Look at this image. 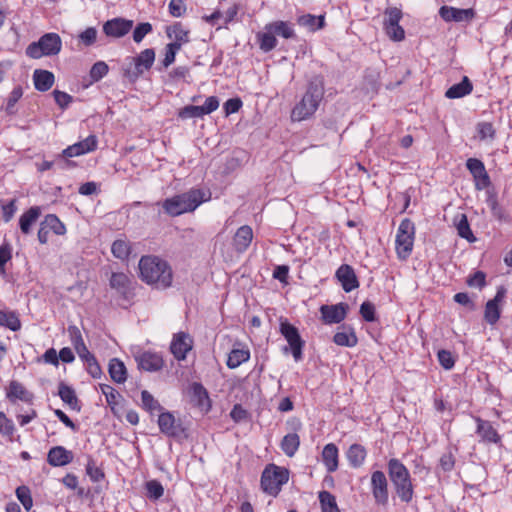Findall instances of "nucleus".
<instances>
[{
	"label": "nucleus",
	"mask_w": 512,
	"mask_h": 512,
	"mask_svg": "<svg viewBox=\"0 0 512 512\" xmlns=\"http://www.w3.org/2000/svg\"><path fill=\"white\" fill-rule=\"evenodd\" d=\"M168 10L172 17L179 18L186 13L187 8L183 0H170Z\"/></svg>",
	"instance_id": "680f3d73"
},
{
	"label": "nucleus",
	"mask_w": 512,
	"mask_h": 512,
	"mask_svg": "<svg viewBox=\"0 0 512 512\" xmlns=\"http://www.w3.org/2000/svg\"><path fill=\"white\" fill-rule=\"evenodd\" d=\"M415 236L414 223L405 218L401 221L395 240V250L401 260H406L412 253Z\"/></svg>",
	"instance_id": "6e6552de"
},
{
	"label": "nucleus",
	"mask_w": 512,
	"mask_h": 512,
	"mask_svg": "<svg viewBox=\"0 0 512 512\" xmlns=\"http://www.w3.org/2000/svg\"><path fill=\"white\" fill-rule=\"evenodd\" d=\"M383 28L387 36L393 41H402L405 38V31L399 25L403 14L397 7L387 8L384 12Z\"/></svg>",
	"instance_id": "1a4fd4ad"
},
{
	"label": "nucleus",
	"mask_w": 512,
	"mask_h": 512,
	"mask_svg": "<svg viewBox=\"0 0 512 512\" xmlns=\"http://www.w3.org/2000/svg\"><path fill=\"white\" fill-rule=\"evenodd\" d=\"M466 167L473 176L476 190H484L491 185L490 177L484 163L477 158H469Z\"/></svg>",
	"instance_id": "dca6fc26"
},
{
	"label": "nucleus",
	"mask_w": 512,
	"mask_h": 512,
	"mask_svg": "<svg viewBox=\"0 0 512 512\" xmlns=\"http://www.w3.org/2000/svg\"><path fill=\"white\" fill-rule=\"evenodd\" d=\"M477 131L481 140L495 138L496 131L490 122H480L477 125Z\"/></svg>",
	"instance_id": "052dcab7"
},
{
	"label": "nucleus",
	"mask_w": 512,
	"mask_h": 512,
	"mask_svg": "<svg viewBox=\"0 0 512 512\" xmlns=\"http://www.w3.org/2000/svg\"><path fill=\"white\" fill-rule=\"evenodd\" d=\"M109 72V67L104 61L95 62L89 72L91 82H98L104 78Z\"/></svg>",
	"instance_id": "de8ad7c7"
},
{
	"label": "nucleus",
	"mask_w": 512,
	"mask_h": 512,
	"mask_svg": "<svg viewBox=\"0 0 512 512\" xmlns=\"http://www.w3.org/2000/svg\"><path fill=\"white\" fill-rule=\"evenodd\" d=\"M35 89L41 92L48 91L54 84V74L47 70H35L33 73Z\"/></svg>",
	"instance_id": "473e14b6"
},
{
	"label": "nucleus",
	"mask_w": 512,
	"mask_h": 512,
	"mask_svg": "<svg viewBox=\"0 0 512 512\" xmlns=\"http://www.w3.org/2000/svg\"><path fill=\"white\" fill-rule=\"evenodd\" d=\"M333 342L338 346L354 347L358 343L357 336L352 328L348 331H338L333 336Z\"/></svg>",
	"instance_id": "79ce46f5"
},
{
	"label": "nucleus",
	"mask_w": 512,
	"mask_h": 512,
	"mask_svg": "<svg viewBox=\"0 0 512 512\" xmlns=\"http://www.w3.org/2000/svg\"><path fill=\"white\" fill-rule=\"evenodd\" d=\"M280 333L286 339L296 362L302 359L304 341L301 339L298 329L287 320L280 322Z\"/></svg>",
	"instance_id": "9b49d317"
},
{
	"label": "nucleus",
	"mask_w": 512,
	"mask_h": 512,
	"mask_svg": "<svg viewBox=\"0 0 512 512\" xmlns=\"http://www.w3.org/2000/svg\"><path fill=\"white\" fill-rule=\"evenodd\" d=\"M97 147H98L97 136L92 134L79 142L69 145L67 148H65L61 152L59 157H62L65 159L78 157V156L95 151L97 149Z\"/></svg>",
	"instance_id": "2eb2a0df"
},
{
	"label": "nucleus",
	"mask_w": 512,
	"mask_h": 512,
	"mask_svg": "<svg viewBox=\"0 0 512 512\" xmlns=\"http://www.w3.org/2000/svg\"><path fill=\"white\" fill-rule=\"evenodd\" d=\"M209 196L201 189H190L189 191L167 198L163 201L162 207L168 215L175 217L184 213L192 212Z\"/></svg>",
	"instance_id": "f03ea898"
},
{
	"label": "nucleus",
	"mask_w": 512,
	"mask_h": 512,
	"mask_svg": "<svg viewBox=\"0 0 512 512\" xmlns=\"http://www.w3.org/2000/svg\"><path fill=\"white\" fill-rule=\"evenodd\" d=\"M388 475L399 499L404 503H410L414 497V485L406 466L396 458L388 461Z\"/></svg>",
	"instance_id": "7ed1b4c3"
},
{
	"label": "nucleus",
	"mask_w": 512,
	"mask_h": 512,
	"mask_svg": "<svg viewBox=\"0 0 512 512\" xmlns=\"http://www.w3.org/2000/svg\"><path fill=\"white\" fill-rule=\"evenodd\" d=\"M14 432L15 426L13 421L4 412H0V433L12 440Z\"/></svg>",
	"instance_id": "5fc2aeb1"
},
{
	"label": "nucleus",
	"mask_w": 512,
	"mask_h": 512,
	"mask_svg": "<svg viewBox=\"0 0 512 512\" xmlns=\"http://www.w3.org/2000/svg\"><path fill=\"white\" fill-rule=\"evenodd\" d=\"M336 279L345 292H351L359 287V281L354 269L348 264H342L335 273Z\"/></svg>",
	"instance_id": "5701e85b"
},
{
	"label": "nucleus",
	"mask_w": 512,
	"mask_h": 512,
	"mask_svg": "<svg viewBox=\"0 0 512 512\" xmlns=\"http://www.w3.org/2000/svg\"><path fill=\"white\" fill-rule=\"evenodd\" d=\"M322 461L328 472L332 473L339 466V450L334 443H328L322 450Z\"/></svg>",
	"instance_id": "c756f323"
},
{
	"label": "nucleus",
	"mask_w": 512,
	"mask_h": 512,
	"mask_svg": "<svg viewBox=\"0 0 512 512\" xmlns=\"http://www.w3.org/2000/svg\"><path fill=\"white\" fill-rule=\"evenodd\" d=\"M252 239V228L248 225H243L237 229L233 237V247L237 252L242 253L250 246Z\"/></svg>",
	"instance_id": "c85d7f7f"
},
{
	"label": "nucleus",
	"mask_w": 512,
	"mask_h": 512,
	"mask_svg": "<svg viewBox=\"0 0 512 512\" xmlns=\"http://www.w3.org/2000/svg\"><path fill=\"white\" fill-rule=\"evenodd\" d=\"M439 15L446 22H469L474 18L475 13L471 8L460 9L455 7L442 6L439 10Z\"/></svg>",
	"instance_id": "4be33fe9"
},
{
	"label": "nucleus",
	"mask_w": 512,
	"mask_h": 512,
	"mask_svg": "<svg viewBox=\"0 0 512 512\" xmlns=\"http://www.w3.org/2000/svg\"><path fill=\"white\" fill-rule=\"evenodd\" d=\"M456 228L458 235L461 238L468 240L469 242H474L476 240L473 232L470 229V225L465 214H461L456 222Z\"/></svg>",
	"instance_id": "49530a36"
},
{
	"label": "nucleus",
	"mask_w": 512,
	"mask_h": 512,
	"mask_svg": "<svg viewBox=\"0 0 512 512\" xmlns=\"http://www.w3.org/2000/svg\"><path fill=\"white\" fill-rule=\"evenodd\" d=\"M297 22L300 26L307 27L310 31L315 32L324 28L325 17L324 15L315 16L312 14H305L298 17Z\"/></svg>",
	"instance_id": "4c0bfd02"
},
{
	"label": "nucleus",
	"mask_w": 512,
	"mask_h": 512,
	"mask_svg": "<svg viewBox=\"0 0 512 512\" xmlns=\"http://www.w3.org/2000/svg\"><path fill=\"white\" fill-rule=\"evenodd\" d=\"M133 24L132 20L116 17L103 24V33L107 37L122 38L132 30Z\"/></svg>",
	"instance_id": "a211bd4d"
},
{
	"label": "nucleus",
	"mask_w": 512,
	"mask_h": 512,
	"mask_svg": "<svg viewBox=\"0 0 512 512\" xmlns=\"http://www.w3.org/2000/svg\"><path fill=\"white\" fill-rule=\"evenodd\" d=\"M203 116V108L195 105H187L178 112V117L181 119L202 118Z\"/></svg>",
	"instance_id": "603ef678"
},
{
	"label": "nucleus",
	"mask_w": 512,
	"mask_h": 512,
	"mask_svg": "<svg viewBox=\"0 0 512 512\" xmlns=\"http://www.w3.org/2000/svg\"><path fill=\"white\" fill-rule=\"evenodd\" d=\"M175 423V417L170 412H163L158 417L160 431L169 437H175L178 434Z\"/></svg>",
	"instance_id": "e433bc0d"
},
{
	"label": "nucleus",
	"mask_w": 512,
	"mask_h": 512,
	"mask_svg": "<svg viewBox=\"0 0 512 512\" xmlns=\"http://www.w3.org/2000/svg\"><path fill=\"white\" fill-rule=\"evenodd\" d=\"M62 48V41L57 33H46L38 41L30 43L26 48V55L32 59L43 56L57 55Z\"/></svg>",
	"instance_id": "0eeeda50"
},
{
	"label": "nucleus",
	"mask_w": 512,
	"mask_h": 512,
	"mask_svg": "<svg viewBox=\"0 0 512 512\" xmlns=\"http://www.w3.org/2000/svg\"><path fill=\"white\" fill-rule=\"evenodd\" d=\"M23 96V89L21 86H16L10 92L6 99L4 111L8 115H14L16 113V104Z\"/></svg>",
	"instance_id": "a18cd8bd"
},
{
	"label": "nucleus",
	"mask_w": 512,
	"mask_h": 512,
	"mask_svg": "<svg viewBox=\"0 0 512 512\" xmlns=\"http://www.w3.org/2000/svg\"><path fill=\"white\" fill-rule=\"evenodd\" d=\"M321 512H340L336 497L329 491H320L318 494Z\"/></svg>",
	"instance_id": "37998d69"
},
{
	"label": "nucleus",
	"mask_w": 512,
	"mask_h": 512,
	"mask_svg": "<svg viewBox=\"0 0 512 512\" xmlns=\"http://www.w3.org/2000/svg\"><path fill=\"white\" fill-rule=\"evenodd\" d=\"M0 326L8 328L11 331L21 329V321L15 311L0 310Z\"/></svg>",
	"instance_id": "a19ab883"
},
{
	"label": "nucleus",
	"mask_w": 512,
	"mask_h": 512,
	"mask_svg": "<svg viewBox=\"0 0 512 512\" xmlns=\"http://www.w3.org/2000/svg\"><path fill=\"white\" fill-rule=\"evenodd\" d=\"M62 483L69 489H72V490H76L77 491V495L79 497H82L85 495V489L83 487H79L78 486V478L76 475L72 474V473H67L63 478H62Z\"/></svg>",
	"instance_id": "4d7b16f0"
},
{
	"label": "nucleus",
	"mask_w": 512,
	"mask_h": 512,
	"mask_svg": "<svg viewBox=\"0 0 512 512\" xmlns=\"http://www.w3.org/2000/svg\"><path fill=\"white\" fill-rule=\"evenodd\" d=\"M152 30L153 27L149 22L139 23L133 31L134 42L140 43L146 35L152 32Z\"/></svg>",
	"instance_id": "bf43d9fd"
},
{
	"label": "nucleus",
	"mask_w": 512,
	"mask_h": 512,
	"mask_svg": "<svg viewBox=\"0 0 512 512\" xmlns=\"http://www.w3.org/2000/svg\"><path fill=\"white\" fill-rule=\"evenodd\" d=\"M370 488L375 504L386 506L389 501V488L386 475L383 471L377 470L372 472Z\"/></svg>",
	"instance_id": "f8f14e48"
},
{
	"label": "nucleus",
	"mask_w": 512,
	"mask_h": 512,
	"mask_svg": "<svg viewBox=\"0 0 512 512\" xmlns=\"http://www.w3.org/2000/svg\"><path fill=\"white\" fill-rule=\"evenodd\" d=\"M191 392L195 404L208 412L211 409V400L205 387L201 383L195 382L191 385Z\"/></svg>",
	"instance_id": "2f4dec72"
},
{
	"label": "nucleus",
	"mask_w": 512,
	"mask_h": 512,
	"mask_svg": "<svg viewBox=\"0 0 512 512\" xmlns=\"http://www.w3.org/2000/svg\"><path fill=\"white\" fill-rule=\"evenodd\" d=\"M289 480V470L275 464H268L261 475V488L264 493L276 497Z\"/></svg>",
	"instance_id": "423d86ee"
},
{
	"label": "nucleus",
	"mask_w": 512,
	"mask_h": 512,
	"mask_svg": "<svg viewBox=\"0 0 512 512\" xmlns=\"http://www.w3.org/2000/svg\"><path fill=\"white\" fill-rule=\"evenodd\" d=\"M320 313L325 324H338L346 317L347 305L344 303L322 305L320 307Z\"/></svg>",
	"instance_id": "aec40b11"
},
{
	"label": "nucleus",
	"mask_w": 512,
	"mask_h": 512,
	"mask_svg": "<svg viewBox=\"0 0 512 512\" xmlns=\"http://www.w3.org/2000/svg\"><path fill=\"white\" fill-rule=\"evenodd\" d=\"M439 364L445 370H451L455 365V358L452 353L448 350L442 349L437 353Z\"/></svg>",
	"instance_id": "6e6d98bb"
},
{
	"label": "nucleus",
	"mask_w": 512,
	"mask_h": 512,
	"mask_svg": "<svg viewBox=\"0 0 512 512\" xmlns=\"http://www.w3.org/2000/svg\"><path fill=\"white\" fill-rule=\"evenodd\" d=\"M6 398L11 403H15L17 400L25 403H31L34 396L25 388L22 383L17 380H12L6 387Z\"/></svg>",
	"instance_id": "a878e982"
},
{
	"label": "nucleus",
	"mask_w": 512,
	"mask_h": 512,
	"mask_svg": "<svg viewBox=\"0 0 512 512\" xmlns=\"http://www.w3.org/2000/svg\"><path fill=\"white\" fill-rule=\"evenodd\" d=\"M166 35L173 41L170 42L173 45H177L178 48H182L183 45L190 42V30L186 28L181 22H174L165 29Z\"/></svg>",
	"instance_id": "393cba45"
},
{
	"label": "nucleus",
	"mask_w": 512,
	"mask_h": 512,
	"mask_svg": "<svg viewBox=\"0 0 512 512\" xmlns=\"http://www.w3.org/2000/svg\"><path fill=\"white\" fill-rule=\"evenodd\" d=\"M242 105V100L238 97L228 99L223 106L225 115L229 116L231 114L237 113Z\"/></svg>",
	"instance_id": "774afa93"
},
{
	"label": "nucleus",
	"mask_w": 512,
	"mask_h": 512,
	"mask_svg": "<svg viewBox=\"0 0 512 512\" xmlns=\"http://www.w3.org/2000/svg\"><path fill=\"white\" fill-rule=\"evenodd\" d=\"M42 210L39 206H32L19 217V228L24 235L32 231L33 225L39 220Z\"/></svg>",
	"instance_id": "cd10ccee"
},
{
	"label": "nucleus",
	"mask_w": 512,
	"mask_h": 512,
	"mask_svg": "<svg viewBox=\"0 0 512 512\" xmlns=\"http://www.w3.org/2000/svg\"><path fill=\"white\" fill-rule=\"evenodd\" d=\"M192 347L193 340L189 334L179 332L175 334L172 339L170 351L177 360L181 361L186 359L187 353L192 349Z\"/></svg>",
	"instance_id": "6ab92c4d"
},
{
	"label": "nucleus",
	"mask_w": 512,
	"mask_h": 512,
	"mask_svg": "<svg viewBox=\"0 0 512 512\" xmlns=\"http://www.w3.org/2000/svg\"><path fill=\"white\" fill-rule=\"evenodd\" d=\"M97 35L95 27H88L78 35V40L84 46L89 47L96 43Z\"/></svg>",
	"instance_id": "864d4df0"
},
{
	"label": "nucleus",
	"mask_w": 512,
	"mask_h": 512,
	"mask_svg": "<svg viewBox=\"0 0 512 512\" xmlns=\"http://www.w3.org/2000/svg\"><path fill=\"white\" fill-rule=\"evenodd\" d=\"M109 374L112 380L116 383H124L127 379V370L124 363L113 358L109 362Z\"/></svg>",
	"instance_id": "ea45409f"
},
{
	"label": "nucleus",
	"mask_w": 512,
	"mask_h": 512,
	"mask_svg": "<svg viewBox=\"0 0 512 512\" xmlns=\"http://www.w3.org/2000/svg\"><path fill=\"white\" fill-rule=\"evenodd\" d=\"M138 268L140 279L147 285L160 290L172 286L173 271L164 259L155 255L142 256Z\"/></svg>",
	"instance_id": "f257e3e1"
},
{
	"label": "nucleus",
	"mask_w": 512,
	"mask_h": 512,
	"mask_svg": "<svg viewBox=\"0 0 512 512\" xmlns=\"http://www.w3.org/2000/svg\"><path fill=\"white\" fill-rule=\"evenodd\" d=\"M276 35L284 39H292L296 36L293 25L287 21H273L265 25L264 30L256 34V41L259 49L268 53L275 49L278 44Z\"/></svg>",
	"instance_id": "39448f33"
},
{
	"label": "nucleus",
	"mask_w": 512,
	"mask_h": 512,
	"mask_svg": "<svg viewBox=\"0 0 512 512\" xmlns=\"http://www.w3.org/2000/svg\"><path fill=\"white\" fill-rule=\"evenodd\" d=\"M131 244L127 239L120 238L113 242L111 252L114 257L120 260H126L131 254Z\"/></svg>",
	"instance_id": "c03bdc74"
},
{
	"label": "nucleus",
	"mask_w": 512,
	"mask_h": 512,
	"mask_svg": "<svg viewBox=\"0 0 512 512\" xmlns=\"http://www.w3.org/2000/svg\"><path fill=\"white\" fill-rule=\"evenodd\" d=\"M360 314L367 322L375 321V306L369 301H365L360 306Z\"/></svg>",
	"instance_id": "69168bd1"
},
{
	"label": "nucleus",
	"mask_w": 512,
	"mask_h": 512,
	"mask_svg": "<svg viewBox=\"0 0 512 512\" xmlns=\"http://www.w3.org/2000/svg\"><path fill=\"white\" fill-rule=\"evenodd\" d=\"M134 358L138 368L147 372L160 371L164 366V359L158 352L142 350L138 351Z\"/></svg>",
	"instance_id": "ddd939ff"
},
{
	"label": "nucleus",
	"mask_w": 512,
	"mask_h": 512,
	"mask_svg": "<svg viewBox=\"0 0 512 512\" xmlns=\"http://www.w3.org/2000/svg\"><path fill=\"white\" fill-rule=\"evenodd\" d=\"M473 419L476 423V434L480 437L481 442L485 444H501L502 437L490 421L478 416L473 417Z\"/></svg>",
	"instance_id": "f3484780"
},
{
	"label": "nucleus",
	"mask_w": 512,
	"mask_h": 512,
	"mask_svg": "<svg viewBox=\"0 0 512 512\" xmlns=\"http://www.w3.org/2000/svg\"><path fill=\"white\" fill-rule=\"evenodd\" d=\"M12 259V247L8 243L0 246V273H6V264Z\"/></svg>",
	"instance_id": "13d9d810"
},
{
	"label": "nucleus",
	"mask_w": 512,
	"mask_h": 512,
	"mask_svg": "<svg viewBox=\"0 0 512 512\" xmlns=\"http://www.w3.org/2000/svg\"><path fill=\"white\" fill-rule=\"evenodd\" d=\"M142 405L145 410L152 413L154 411L162 410V407L158 400H156L152 394L147 390H143L141 393Z\"/></svg>",
	"instance_id": "3c124183"
},
{
	"label": "nucleus",
	"mask_w": 512,
	"mask_h": 512,
	"mask_svg": "<svg viewBox=\"0 0 512 512\" xmlns=\"http://www.w3.org/2000/svg\"><path fill=\"white\" fill-rule=\"evenodd\" d=\"M473 85L467 76H464L460 83L452 85L446 92L445 96L449 99H457L470 94Z\"/></svg>",
	"instance_id": "f704fd0d"
},
{
	"label": "nucleus",
	"mask_w": 512,
	"mask_h": 512,
	"mask_svg": "<svg viewBox=\"0 0 512 512\" xmlns=\"http://www.w3.org/2000/svg\"><path fill=\"white\" fill-rule=\"evenodd\" d=\"M250 359V351L247 347H234L228 354L227 366L230 369H235L241 364L247 362Z\"/></svg>",
	"instance_id": "c9c22d12"
},
{
	"label": "nucleus",
	"mask_w": 512,
	"mask_h": 512,
	"mask_svg": "<svg viewBox=\"0 0 512 512\" xmlns=\"http://www.w3.org/2000/svg\"><path fill=\"white\" fill-rule=\"evenodd\" d=\"M50 233L58 236L66 234L65 224L55 214H47L40 222L37 233L40 244L44 245L48 243Z\"/></svg>",
	"instance_id": "9d476101"
},
{
	"label": "nucleus",
	"mask_w": 512,
	"mask_h": 512,
	"mask_svg": "<svg viewBox=\"0 0 512 512\" xmlns=\"http://www.w3.org/2000/svg\"><path fill=\"white\" fill-rule=\"evenodd\" d=\"M147 497L151 500H158L164 494V488L162 484L157 480H150L145 484Z\"/></svg>",
	"instance_id": "09e8293b"
},
{
	"label": "nucleus",
	"mask_w": 512,
	"mask_h": 512,
	"mask_svg": "<svg viewBox=\"0 0 512 512\" xmlns=\"http://www.w3.org/2000/svg\"><path fill=\"white\" fill-rule=\"evenodd\" d=\"M506 288L499 286L496 295L490 299L484 309V319L490 325H495L501 316V306L506 298Z\"/></svg>",
	"instance_id": "4468645a"
},
{
	"label": "nucleus",
	"mask_w": 512,
	"mask_h": 512,
	"mask_svg": "<svg viewBox=\"0 0 512 512\" xmlns=\"http://www.w3.org/2000/svg\"><path fill=\"white\" fill-rule=\"evenodd\" d=\"M155 61V50L152 48L144 49L137 55L135 58H133V62L135 65L134 71L131 74V77L138 78L141 76L145 71H148L151 69Z\"/></svg>",
	"instance_id": "b1692460"
},
{
	"label": "nucleus",
	"mask_w": 512,
	"mask_h": 512,
	"mask_svg": "<svg viewBox=\"0 0 512 512\" xmlns=\"http://www.w3.org/2000/svg\"><path fill=\"white\" fill-rule=\"evenodd\" d=\"M324 96V87L321 83L310 82L301 100L291 111V120L300 122L309 119L317 111Z\"/></svg>",
	"instance_id": "20e7f679"
},
{
	"label": "nucleus",
	"mask_w": 512,
	"mask_h": 512,
	"mask_svg": "<svg viewBox=\"0 0 512 512\" xmlns=\"http://www.w3.org/2000/svg\"><path fill=\"white\" fill-rule=\"evenodd\" d=\"M73 459V452L63 446H54L47 454V462L53 467L66 466L70 464Z\"/></svg>",
	"instance_id": "bb28decb"
},
{
	"label": "nucleus",
	"mask_w": 512,
	"mask_h": 512,
	"mask_svg": "<svg viewBox=\"0 0 512 512\" xmlns=\"http://www.w3.org/2000/svg\"><path fill=\"white\" fill-rule=\"evenodd\" d=\"M131 280L125 273H112L110 278V286L119 294L126 295L130 289Z\"/></svg>",
	"instance_id": "58836bf2"
},
{
	"label": "nucleus",
	"mask_w": 512,
	"mask_h": 512,
	"mask_svg": "<svg viewBox=\"0 0 512 512\" xmlns=\"http://www.w3.org/2000/svg\"><path fill=\"white\" fill-rule=\"evenodd\" d=\"M17 499L21 502L25 510L29 511L33 506V499L31 496V491L27 486H19L16 491Z\"/></svg>",
	"instance_id": "8fccbe9b"
},
{
	"label": "nucleus",
	"mask_w": 512,
	"mask_h": 512,
	"mask_svg": "<svg viewBox=\"0 0 512 512\" xmlns=\"http://www.w3.org/2000/svg\"><path fill=\"white\" fill-rule=\"evenodd\" d=\"M58 395L61 400L69 406L70 409L79 412L81 410V406L79 400L76 396L75 390L66 385L65 383H60L58 387Z\"/></svg>",
	"instance_id": "72a5a7b5"
},
{
	"label": "nucleus",
	"mask_w": 512,
	"mask_h": 512,
	"mask_svg": "<svg viewBox=\"0 0 512 512\" xmlns=\"http://www.w3.org/2000/svg\"><path fill=\"white\" fill-rule=\"evenodd\" d=\"M346 458L352 468H360L366 461L367 450L363 445L354 443L349 446Z\"/></svg>",
	"instance_id": "7c9ffc66"
},
{
	"label": "nucleus",
	"mask_w": 512,
	"mask_h": 512,
	"mask_svg": "<svg viewBox=\"0 0 512 512\" xmlns=\"http://www.w3.org/2000/svg\"><path fill=\"white\" fill-rule=\"evenodd\" d=\"M121 400L122 396L118 391H116L112 395H107L106 397V402L114 415H119V412L121 410Z\"/></svg>",
	"instance_id": "338daca9"
},
{
	"label": "nucleus",
	"mask_w": 512,
	"mask_h": 512,
	"mask_svg": "<svg viewBox=\"0 0 512 512\" xmlns=\"http://www.w3.org/2000/svg\"><path fill=\"white\" fill-rule=\"evenodd\" d=\"M466 283L470 287L482 289L486 286V274L482 271H476L467 278Z\"/></svg>",
	"instance_id": "0e129e2a"
},
{
	"label": "nucleus",
	"mask_w": 512,
	"mask_h": 512,
	"mask_svg": "<svg viewBox=\"0 0 512 512\" xmlns=\"http://www.w3.org/2000/svg\"><path fill=\"white\" fill-rule=\"evenodd\" d=\"M181 49L178 48L177 45H173L171 43H168L166 46H165V55H164V58L162 60V64L164 66V68H168L171 64L174 63L175 61V57H176V54L180 51Z\"/></svg>",
	"instance_id": "e2e57ef3"
},
{
	"label": "nucleus",
	"mask_w": 512,
	"mask_h": 512,
	"mask_svg": "<svg viewBox=\"0 0 512 512\" xmlns=\"http://www.w3.org/2000/svg\"><path fill=\"white\" fill-rule=\"evenodd\" d=\"M293 429L300 430L302 424L299 420L293 419ZM281 450L287 457H293L300 447V437L297 432L286 434L280 443Z\"/></svg>",
	"instance_id": "412c9836"
}]
</instances>
